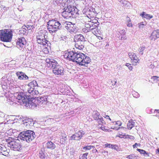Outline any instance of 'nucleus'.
Instances as JSON below:
<instances>
[{"instance_id":"nucleus-28","label":"nucleus","mask_w":159,"mask_h":159,"mask_svg":"<svg viewBox=\"0 0 159 159\" xmlns=\"http://www.w3.org/2000/svg\"><path fill=\"white\" fill-rule=\"evenodd\" d=\"M131 60H132V64L134 66H135L137 65V63L139 62V59H138V57H137L136 58H134L132 59Z\"/></svg>"},{"instance_id":"nucleus-34","label":"nucleus","mask_w":159,"mask_h":159,"mask_svg":"<svg viewBox=\"0 0 159 159\" xmlns=\"http://www.w3.org/2000/svg\"><path fill=\"white\" fill-rule=\"evenodd\" d=\"M137 150L139 152H140V153L141 154H144V155L145 154H146V155H148V156H149L148 155V154L143 150L137 149Z\"/></svg>"},{"instance_id":"nucleus-64","label":"nucleus","mask_w":159,"mask_h":159,"mask_svg":"<svg viewBox=\"0 0 159 159\" xmlns=\"http://www.w3.org/2000/svg\"><path fill=\"white\" fill-rule=\"evenodd\" d=\"M120 128V127L118 128H117L116 127V128H114V129H115L116 130H118Z\"/></svg>"},{"instance_id":"nucleus-4","label":"nucleus","mask_w":159,"mask_h":159,"mask_svg":"<svg viewBox=\"0 0 159 159\" xmlns=\"http://www.w3.org/2000/svg\"><path fill=\"white\" fill-rule=\"evenodd\" d=\"M47 28L50 33H56L62 27L61 24L57 20L52 19L47 22Z\"/></svg>"},{"instance_id":"nucleus-21","label":"nucleus","mask_w":159,"mask_h":159,"mask_svg":"<svg viewBox=\"0 0 159 159\" xmlns=\"http://www.w3.org/2000/svg\"><path fill=\"white\" fill-rule=\"evenodd\" d=\"M92 25L90 27V31H92L93 33H94V30L95 29L96 27L99 25V23L98 21L95 22H92Z\"/></svg>"},{"instance_id":"nucleus-63","label":"nucleus","mask_w":159,"mask_h":159,"mask_svg":"<svg viewBox=\"0 0 159 159\" xmlns=\"http://www.w3.org/2000/svg\"><path fill=\"white\" fill-rule=\"evenodd\" d=\"M108 152L107 151H106L105 150H104L102 151V153H107Z\"/></svg>"},{"instance_id":"nucleus-55","label":"nucleus","mask_w":159,"mask_h":159,"mask_svg":"<svg viewBox=\"0 0 159 159\" xmlns=\"http://www.w3.org/2000/svg\"><path fill=\"white\" fill-rule=\"evenodd\" d=\"M155 66L153 64H151L149 66V68L152 69H153L155 67Z\"/></svg>"},{"instance_id":"nucleus-17","label":"nucleus","mask_w":159,"mask_h":159,"mask_svg":"<svg viewBox=\"0 0 159 159\" xmlns=\"http://www.w3.org/2000/svg\"><path fill=\"white\" fill-rule=\"evenodd\" d=\"M151 40L155 41L159 38V30H154L152 33L150 37Z\"/></svg>"},{"instance_id":"nucleus-47","label":"nucleus","mask_w":159,"mask_h":159,"mask_svg":"<svg viewBox=\"0 0 159 159\" xmlns=\"http://www.w3.org/2000/svg\"><path fill=\"white\" fill-rule=\"evenodd\" d=\"M126 66L128 67L129 69L130 70H132L133 67L132 66H131V65L129 63H126Z\"/></svg>"},{"instance_id":"nucleus-9","label":"nucleus","mask_w":159,"mask_h":159,"mask_svg":"<svg viewBox=\"0 0 159 159\" xmlns=\"http://www.w3.org/2000/svg\"><path fill=\"white\" fill-rule=\"evenodd\" d=\"M12 34L11 31L8 29L0 30V37L2 41L5 42L11 41Z\"/></svg>"},{"instance_id":"nucleus-59","label":"nucleus","mask_w":159,"mask_h":159,"mask_svg":"<svg viewBox=\"0 0 159 159\" xmlns=\"http://www.w3.org/2000/svg\"><path fill=\"white\" fill-rule=\"evenodd\" d=\"M138 145V144L137 143H135L134 145H133V147L134 148H135V147H136V146H137Z\"/></svg>"},{"instance_id":"nucleus-15","label":"nucleus","mask_w":159,"mask_h":159,"mask_svg":"<svg viewBox=\"0 0 159 159\" xmlns=\"http://www.w3.org/2000/svg\"><path fill=\"white\" fill-rule=\"evenodd\" d=\"M23 124H24L27 128L29 126H33L34 122L32 119L27 118L26 117L24 120H23Z\"/></svg>"},{"instance_id":"nucleus-19","label":"nucleus","mask_w":159,"mask_h":159,"mask_svg":"<svg viewBox=\"0 0 159 159\" xmlns=\"http://www.w3.org/2000/svg\"><path fill=\"white\" fill-rule=\"evenodd\" d=\"M74 40L76 41H86L85 39L83 36L81 34L78 35L75 37Z\"/></svg>"},{"instance_id":"nucleus-16","label":"nucleus","mask_w":159,"mask_h":159,"mask_svg":"<svg viewBox=\"0 0 159 159\" xmlns=\"http://www.w3.org/2000/svg\"><path fill=\"white\" fill-rule=\"evenodd\" d=\"M75 42V47L76 49L80 50H82L84 48L85 42L78 41Z\"/></svg>"},{"instance_id":"nucleus-23","label":"nucleus","mask_w":159,"mask_h":159,"mask_svg":"<svg viewBox=\"0 0 159 159\" xmlns=\"http://www.w3.org/2000/svg\"><path fill=\"white\" fill-rule=\"evenodd\" d=\"M59 121V119L58 118H57L54 119L53 118H50L48 119L46 122L49 123L50 124L52 123H55L56 122H57Z\"/></svg>"},{"instance_id":"nucleus-37","label":"nucleus","mask_w":159,"mask_h":159,"mask_svg":"<svg viewBox=\"0 0 159 159\" xmlns=\"http://www.w3.org/2000/svg\"><path fill=\"white\" fill-rule=\"evenodd\" d=\"M159 78V77L155 76H152L151 78V79L153 80L154 81L157 82L159 81V80L158 79Z\"/></svg>"},{"instance_id":"nucleus-20","label":"nucleus","mask_w":159,"mask_h":159,"mask_svg":"<svg viewBox=\"0 0 159 159\" xmlns=\"http://www.w3.org/2000/svg\"><path fill=\"white\" fill-rule=\"evenodd\" d=\"M39 157L41 159H45L46 157L45 149L44 148H42L39 151Z\"/></svg>"},{"instance_id":"nucleus-14","label":"nucleus","mask_w":159,"mask_h":159,"mask_svg":"<svg viewBox=\"0 0 159 159\" xmlns=\"http://www.w3.org/2000/svg\"><path fill=\"white\" fill-rule=\"evenodd\" d=\"M85 132L80 130L76 133L70 137L71 139L76 140H80L85 134Z\"/></svg>"},{"instance_id":"nucleus-48","label":"nucleus","mask_w":159,"mask_h":159,"mask_svg":"<svg viewBox=\"0 0 159 159\" xmlns=\"http://www.w3.org/2000/svg\"><path fill=\"white\" fill-rule=\"evenodd\" d=\"M119 33L122 35L123 34L124 35V34H125L126 33H125V30H120L119 31Z\"/></svg>"},{"instance_id":"nucleus-52","label":"nucleus","mask_w":159,"mask_h":159,"mask_svg":"<svg viewBox=\"0 0 159 159\" xmlns=\"http://www.w3.org/2000/svg\"><path fill=\"white\" fill-rule=\"evenodd\" d=\"M130 122V124L132 125L133 126L134 125L135 122L133 121V120H130L129 121V123Z\"/></svg>"},{"instance_id":"nucleus-41","label":"nucleus","mask_w":159,"mask_h":159,"mask_svg":"<svg viewBox=\"0 0 159 159\" xmlns=\"http://www.w3.org/2000/svg\"><path fill=\"white\" fill-rule=\"evenodd\" d=\"M88 154V153L86 152L81 157V159H87V156Z\"/></svg>"},{"instance_id":"nucleus-36","label":"nucleus","mask_w":159,"mask_h":159,"mask_svg":"<svg viewBox=\"0 0 159 159\" xmlns=\"http://www.w3.org/2000/svg\"><path fill=\"white\" fill-rule=\"evenodd\" d=\"M112 149H114L116 151L118 150L119 148L118 146L116 145L112 144L111 148Z\"/></svg>"},{"instance_id":"nucleus-6","label":"nucleus","mask_w":159,"mask_h":159,"mask_svg":"<svg viewBox=\"0 0 159 159\" xmlns=\"http://www.w3.org/2000/svg\"><path fill=\"white\" fill-rule=\"evenodd\" d=\"M35 136V133L33 131L28 130L21 132L19 137L21 140L29 143L33 140Z\"/></svg>"},{"instance_id":"nucleus-33","label":"nucleus","mask_w":159,"mask_h":159,"mask_svg":"<svg viewBox=\"0 0 159 159\" xmlns=\"http://www.w3.org/2000/svg\"><path fill=\"white\" fill-rule=\"evenodd\" d=\"M66 136H63L61 139V144H64L66 143Z\"/></svg>"},{"instance_id":"nucleus-62","label":"nucleus","mask_w":159,"mask_h":159,"mask_svg":"<svg viewBox=\"0 0 159 159\" xmlns=\"http://www.w3.org/2000/svg\"><path fill=\"white\" fill-rule=\"evenodd\" d=\"M93 151V152H94V153H95V152H98V150L96 149H94Z\"/></svg>"},{"instance_id":"nucleus-13","label":"nucleus","mask_w":159,"mask_h":159,"mask_svg":"<svg viewBox=\"0 0 159 159\" xmlns=\"http://www.w3.org/2000/svg\"><path fill=\"white\" fill-rule=\"evenodd\" d=\"M26 44V41L25 39L22 37L18 38L16 43V47L19 49H22L24 48Z\"/></svg>"},{"instance_id":"nucleus-58","label":"nucleus","mask_w":159,"mask_h":159,"mask_svg":"<svg viewBox=\"0 0 159 159\" xmlns=\"http://www.w3.org/2000/svg\"><path fill=\"white\" fill-rule=\"evenodd\" d=\"M54 2H54V3H56L57 4H59V0H56L55 1H54Z\"/></svg>"},{"instance_id":"nucleus-39","label":"nucleus","mask_w":159,"mask_h":159,"mask_svg":"<svg viewBox=\"0 0 159 159\" xmlns=\"http://www.w3.org/2000/svg\"><path fill=\"white\" fill-rule=\"evenodd\" d=\"M5 150L3 152H2V154L5 156H7L8 155L10 150L6 149V150Z\"/></svg>"},{"instance_id":"nucleus-40","label":"nucleus","mask_w":159,"mask_h":159,"mask_svg":"<svg viewBox=\"0 0 159 159\" xmlns=\"http://www.w3.org/2000/svg\"><path fill=\"white\" fill-rule=\"evenodd\" d=\"M100 32L99 30L98 29V26L97 27L95 28V29L94 30V34H97V33H99Z\"/></svg>"},{"instance_id":"nucleus-57","label":"nucleus","mask_w":159,"mask_h":159,"mask_svg":"<svg viewBox=\"0 0 159 159\" xmlns=\"http://www.w3.org/2000/svg\"><path fill=\"white\" fill-rule=\"evenodd\" d=\"M116 82V81H114V80L112 81H111V83H112V85H115Z\"/></svg>"},{"instance_id":"nucleus-7","label":"nucleus","mask_w":159,"mask_h":159,"mask_svg":"<svg viewBox=\"0 0 159 159\" xmlns=\"http://www.w3.org/2000/svg\"><path fill=\"white\" fill-rule=\"evenodd\" d=\"M46 32L42 31L39 32L37 34V41L38 43L43 46H50V43L47 39V36L46 35Z\"/></svg>"},{"instance_id":"nucleus-10","label":"nucleus","mask_w":159,"mask_h":159,"mask_svg":"<svg viewBox=\"0 0 159 159\" xmlns=\"http://www.w3.org/2000/svg\"><path fill=\"white\" fill-rule=\"evenodd\" d=\"M77 60L76 63L80 65L86 67H87L88 64L91 61V59L89 57L82 53H80V56L78 58Z\"/></svg>"},{"instance_id":"nucleus-24","label":"nucleus","mask_w":159,"mask_h":159,"mask_svg":"<svg viewBox=\"0 0 159 159\" xmlns=\"http://www.w3.org/2000/svg\"><path fill=\"white\" fill-rule=\"evenodd\" d=\"M141 16L142 17L146 18L148 19H150L152 17V16H151L149 14L146 13L145 12H143L141 14Z\"/></svg>"},{"instance_id":"nucleus-38","label":"nucleus","mask_w":159,"mask_h":159,"mask_svg":"<svg viewBox=\"0 0 159 159\" xmlns=\"http://www.w3.org/2000/svg\"><path fill=\"white\" fill-rule=\"evenodd\" d=\"M127 158H129L130 159H136V156L134 154H131L128 156L127 157Z\"/></svg>"},{"instance_id":"nucleus-51","label":"nucleus","mask_w":159,"mask_h":159,"mask_svg":"<svg viewBox=\"0 0 159 159\" xmlns=\"http://www.w3.org/2000/svg\"><path fill=\"white\" fill-rule=\"evenodd\" d=\"M114 122H115L116 125H118V126H121L122 124L121 122L120 121H118L116 122L115 121Z\"/></svg>"},{"instance_id":"nucleus-26","label":"nucleus","mask_w":159,"mask_h":159,"mask_svg":"<svg viewBox=\"0 0 159 159\" xmlns=\"http://www.w3.org/2000/svg\"><path fill=\"white\" fill-rule=\"evenodd\" d=\"M27 31V29L25 27H22V28H21L20 30H19V32L20 34H22L24 35L25 34H26Z\"/></svg>"},{"instance_id":"nucleus-31","label":"nucleus","mask_w":159,"mask_h":159,"mask_svg":"<svg viewBox=\"0 0 159 159\" xmlns=\"http://www.w3.org/2000/svg\"><path fill=\"white\" fill-rule=\"evenodd\" d=\"M92 22L91 21H88L87 23H86L85 24V27L87 28V29H88V30L90 31V27H91V25H92Z\"/></svg>"},{"instance_id":"nucleus-12","label":"nucleus","mask_w":159,"mask_h":159,"mask_svg":"<svg viewBox=\"0 0 159 159\" xmlns=\"http://www.w3.org/2000/svg\"><path fill=\"white\" fill-rule=\"evenodd\" d=\"M92 116L94 119L97 120L99 125L105 124V121L100 113L97 110H94L92 113Z\"/></svg>"},{"instance_id":"nucleus-60","label":"nucleus","mask_w":159,"mask_h":159,"mask_svg":"<svg viewBox=\"0 0 159 159\" xmlns=\"http://www.w3.org/2000/svg\"><path fill=\"white\" fill-rule=\"evenodd\" d=\"M101 129L103 130H106L107 129H105V127H101Z\"/></svg>"},{"instance_id":"nucleus-8","label":"nucleus","mask_w":159,"mask_h":159,"mask_svg":"<svg viewBox=\"0 0 159 159\" xmlns=\"http://www.w3.org/2000/svg\"><path fill=\"white\" fill-rule=\"evenodd\" d=\"M81 52L76 51H70L68 53H65L64 55V57L66 59L71 61L73 62H76L78 58L80 56Z\"/></svg>"},{"instance_id":"nucleus-35","label":"nucleus","mask_w":159,"mask_h":159,"mask_svg":"<svg viewBox=\"0 0 159 159\" xmlns=\"http://www.w3.org/2000/svg\"><path fill=\"white\" fill-rule=\"evenodd\" d=\"M146 25V22H141L139 24V27L140 28H142Z\"/></svg>"},{"instance_id":"nucleus-50","label":"nucleus","mask_w":159,"mask_h":159,"mask_svg":"<svg viewBox=\"0 0 159 159\" xmlns=\"http://www.w3.org/2000/svg\"><path fill=\"white\" fill-rule=\"evenodd\" d=\"M127 38L126 36L125 35V34H123L121 35V39L122 40H125Z\"/></svg>"},{"instance_id":"nucleus-30","label":"nucleus","mask_w":159,"mask_h":159,"mask_svg":"<svg viewBox=\"0 0 159 159\" xmlns=\"http://www.w3.org/2000/svg\"><path fill=\"white\" fill-rule=\"evenodd\" d=\"M92 148H94V147L93 146H87L85 147H84L83 148V149L84 151H86V150H89L91 149Z\"/></svg>"},{"instance_id":"nucleus-49","label":"nucleus","mask_w":159,"mask_h":159,"mask_svg":"<svg viewBox=\"0 0 159 159\" xmlns=\"http://www.w3.org/2000/svg\"><path fill=\"white\" fill-rule=\"evenodd\" d=\"M127 126L128 129H131L133 127V126L130 124V122L129 123L128 122L127 124Z\"/></svg>"},{"instance_id":"nucleus-3","label":"nucleus","mask_w":159,"mask_h":159,"mask_svg":"<svg viewBox=\"0 0 159 159\" xmlns=\"http://www.w3.org/2000/svg\"><path fill=\"white\" fill-rule=\"evenodd\" d=\"M46 62L48 67L53 69L52 72L55 75H64L63 67L59 65L53 59L47 58Z\"/></svg>"},{"instance_id":"nucleus-46","label":"nucleus","mask_w":159,"mask_h":159,"mask_svg":"<svg viewBox=\"0 0 159 159\" xmlns=\"http://www.w3.org/2000/svg\"><path fill=\"white\" fill-rule=\"evenodd\" d=\"M6 148L5 147H1L0 148V153H2V152H3L4 151H6Z\"/></svg>"},{"instance_id":"nucleus-29","label":"nucleus","mask_w":159,"mask_h":159,"mask_svg":"<svg viewBox=\"0 0 159 159\" xmlns=\"http://www.w3.org/2000/svg\"><path fill=\"white\" fill-rule=\"evenodd\" d=\"M147 112L148 113L152 114L153 115L156 112H157L159 114V110H147Z\"/></svg>"},{"instance_id":"nucleus-42","label":"nucleus","mask_w":159,"mask_h":159,"mask_svg":"<svg viewBox=\"0 0 159 159\" xmlns=\"http://www.w3.org/2000/svg\"><path fill=\"white\" fill-rule=\"evenodd\" d=\"M95 44L96 46L98 47L101 46L102 45V42L101 41L97 42L95 43Z\"/></svg>"},{"instance_id":"nucleus-45","label":"nucleus","mask_w":159,"mask_h":159,"mask_svg":"<svg viewBox=\"0 0 159 159\" xmlns=\"http://www.w3.org/2000/svg\"><path fill=\"white\" fill-rule=\"evenodd\" d=\"M122 4L123 5V6H126L127 5H129L130 3L129 2L126 1H124L122 2Z\"/></svg>"},{"instance_id":"nucleus-54","label":"nucleus","mask_w":159,"mask_h":159,"mask_svg":"<svg viewBox=\"0 0 159 159\" xmlns=\"http://www.w3.org/2000/svg\"><path fill=\"white\" fill-rule=\"evenodd\" d=\"M82 30L83 32H84L85 33H87L88 32L90 31V30H88V29H87V28H86V27L83 28L82 29Z\"/></svg>"},{"instance_id":"nucleus-5","label":"nucleus","mask_w":159,"mask_h":159,"mask_svg":"<svg viewBox=\"0 0 159 159\" xmlns=\"http://www.w3.org/2000/svg\"><path fill=\"white\" fill-rule=\"evenodd\" d=\"M7 145L12 150L15 151H20L22 150V145L19 139H15L9 138L7 139Z\"/></svg>"},{"instance_id":"nucleus-25","label":"nucleus","mask_w":159,"mask_h":159,"mask_svg":"<svg viewBox=\"0 0 159 159\" xmlns=\"http://www.w3.org/2000/svg\"><path fill=\"white\" fill-rule=\"evenodd\" d=\"M146 47L144 46H141L139 49L138 51L141 55L143 54V51L145 49Z\"/></svg>"},{"instance_id":"nucleus-22","label":"nucleus","mask_w":159,"mask_h":159,"mask_svg":"<svg viewBox=\"0 0 159 159\" xmlns=\"http://www.w3.org/2000/svg\"><path fill=\"white\" fill-rule=\"evenodd\" d=\"M55 145L51 141L48 142L46 143V147L47 148L51 149H53L55 148Z\"/></svg>"},{"instance_id":"nucleus-44","label":"nucleus","mask_w":159,"mask_h":159,"mask_svg":"<svg viewBox=\"0 0 159 159\" xmlns=\"http://www.w3.org/2000/svg\"><path fill=\"white\" fill-rule=\"evenodd\" d=\"M17 118V119L18 120H20V119H22L23 120H24L25 119V118L26 117L24 116H16Z\"/></svg>"},{"instance_id":"nucleus-43","label":"nucleus","mask_w":159,"mask_h":159,"mask_svg":"<svg viewBox=\"0 0 159 159\" xmlns=\"http://www.w3.org/2000/svg\"><path fill=\"white\" fill-rule=\"evenodd\" d=\"M25 27L27 29V30H31L32 28H34V26L33 25H27V26H25Z\"/></svg>"},{"instance_id":"nucleus-11","label":"nucleus","mask_w":159,"mask_h":159,"mask_svg":"<svg viewBox=\"0 0 159 159\" xmlns=\"http://www.w3.org/2000/svg\"><path fill=\"white\" fill-rule=\"evenodd\" d=\"M66 29L70 33H75L79 30V28L75 24L70 22L66 21L64 24Z\"/></svg>"},{"instance_id":"nucleus-61","label":"nucleus","mask_w":159,"mask_h":159,"mask_svg":"<svg viewBox=\"0 0 159 159\" xmlns=\"http://www.w3.org/2000/svg\"><path fill=\"white\" fill-rule=\"evenodd\" d=\"M105 118H106L107 119H109L110 120H111V119L108 116H106Z\"/></svg>"},{"instance_id":"nucleus-18","label":"nucleus","mask_w":159,"mask_h":159,"mask_svg":"<svg viewBox=\"0 0 159 159\" xmlns=\"http://www.w3.org/2000/svg\"><path fill=\"white\" fill-rule=\"evenodd\" d=\"M16 75L18 77V79L20 80H27L28 79V76L25 73L22 72H17Z\"/></svg>"},{"instance_id":"nucleus-2","label":"nucleus","mask_w":159,"mask_h":159,"mask_svg":"<svg viewBox=\"0 0 159 159\" xmlns=\"http://www.w3.org/2000/svg\"><path fill=\"white\" fill-rule=\"evenodd\" d=\"M73 0H67L65 3V7L61 13L62 16L65 18L69 19L75 17L78 12V9L73 5Z\"/></svg>"},{"instance_id":"nucleus-1","label":"nucleus","mask_w":159,"mask_h":159,"mask_svg":"<svg viewBox=\"0 0 159 159\" xmlns=\"http://www.w3.org/2000/svg\"><path fill=\"white\" fill-rule=\"evenodd\" d=\"M29 88L28 93L25 94L23 92L17 93L16 96L21 105L26 108H39L44 107L47 103V98L44 97H34L33 96L37 95L39 92L36 89L38 86L36 81L34 80L29 83Z\"/></svg>"},{"instance_id":"nucleus-53","label":"nucleus","mask_w":159,"mask_h":159,"mask_svg":"<svg viewBox=\"0 0 159 159\" xmlns=\"http://www.w3.org/2000/svg\"><path fill=\"white\" fill-rule=\"evenodd\" d=\"M112 144H110L106 143L104 145L105 147H108L109 148H111Z\"/></svg>"},{"instance_id":"nucleus-32","label":"nucleus","mask_w":159,"mask_h":159,"mask_svg":"<svg viewBox=\"0 0 159 159\" xmlns=\"http://www.w3.org/2000/svg\"><path fill=\"white\" fill-rule=\"evenodd\" d=\"M132 93L134 97L138 98L140 96L138 92L135 91H133Z\"/></svg>"},{"instance_id":"nucleus-56","label":"nucleus","mask_w":159,"mask_h":159,"mask_svg":"<svg viewBox=\"0 0 159 159\" xmlns=\"http://www.w3.org/2000/svg\"><path fill=\"white\" fill-rule=\"evenodd\" d=\"M127 25L129 27H131L132 26V23L130 21H129L128 22V24Z\"/></svg>"},{"instance_id":"nucleus-27","label":"nucleus","mask_w":159,"mask_h":159,"mask_svg":"<svg viewBox=\"0 0 159 159\" xmlns=\"http://www.w3.org/2000/svg\"><path fill=\"white\" fill-rule=\"evenodd\" d=\"M128 54L129 57L131 60L134 58H137V56L135 55V54L133 52H129Z\"/></svg>"}]
</instances>
